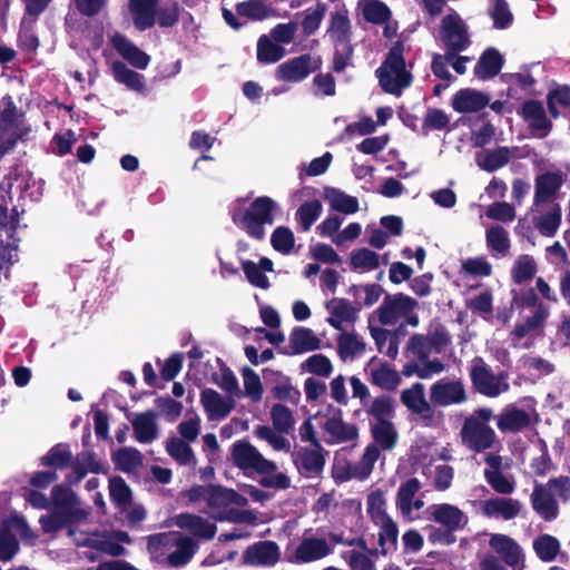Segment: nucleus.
I'll use <instances>...</instances> for the list:
<instances>
[{
    "instance_id": "obj_1",
    "label": "nucleus",
    "mask_w": 570,
    "mask_h": 570,
    "mask_svg": "<svg viewBox=\"0 0 570 570\" xmlns=\"http://www.w3.org/2000/svg\"><path fill=\"white\" fill-rule=\"evenodd\" d=\"M147 548L158 562H165L171 568H180L191 560L198 550V543L191 537L168 532L150 535Z\"/></svg>"
},
{
    "instance_id": "obj_2",
    "label": "nucleus",
    "mask_w": 570,
    "mask_h": 570,
    "mask_svg": "<svg viewBox=\"0 0 570 570\" xmlns=\"http://www.w3.org/2000/svg\"><path fill=\"white\" fill-rule=\"evenodd\" d=\"M381 87L387 94H399L411 86L412 73L405 69L404 43L396 41L390 48L382 66L376 70Z\"/></svg>"
},
{
    "instance_id": "obj_3",
    "label": "nucleus",
    "mask_w": 570,
    "mask_h": 570,
    "mask_svg": "<svg viewBox=\"0 0 570 570\" xmlns=\"http://www.w3.org/2000/svg\"><path fill=\"white\" fill-rule=\"evenodd\" d=\"M246 503V498L239 495L234 490L213 485L207 505L200 508V512L208 514L217 521L239 522L247 518V513L239 511L238 507H244Z\"/></svg>"
},
{
    "instance_id": "obj_4",
    "label": "nucleus",
    "mask_w": 570,
    "mask_h": 570,
    "mask_svg": "<svg viewBox=\"0 0 570 570\" xmlns=\"http://www.w3.org/2000/svg\"><path fill=\"white\" fill-rule=\"evenodd\" d=\"M31 126L10 95L0 99V142H18L29 139Z\"/></svg>"
},
{
    "instance_id": "obj_5",
    "label": "nucleus",
    "mask_w": 570,
    "mask_h": 570,
    "mask_svg": "<svg viewBox=\"0 0 570 570\" xmlns=\"http://www.w3.org/2000/svg\"><path fill=\"white\" fill-rule=\"evenodd\" d=\"M440 38L446 49L449 62L471 45L468 27L458 13H450L442 18Z\"/></svg>"
},
{
    "instance_id": "obj_6",
    "label": "nucleus",
    "mask_w": 570,
    "mask_h": 570,
    "mask_svg": "<svg viewBox=\"0 0 570 570\" xmlns=\"http://www.w3.org/2000/svg\"><path fill=\"white\" fill-rule=\"evenodd\" d=\"M252 472L258 478L253 479L265 489L286 490L291 487V479L278 471L276 462L267 460L252 445Z\"/></svg>"
},
{
    "instance_id": "obj_7",
    "label": "nucleus",
    "mask_w": 570,
    "mask_h": 570,
    "mask_svg": "<svg viewBox=\"0 0 570 570\" xmlns=\"http://www.w3.org/2000/svg\"><path fill=\"white\" fill-rule=\"evenodd\" d=\"M476 361L470 371L471 383L476 392L488 397H497L510 389L505 381L507 374L494 375L482 358L478 357Z\"/></svg>"
},
{
    "instance_id": "obj_8",
    "label": "nucleus",
    "mask_w": 570,
    "mask_h": 570,
    "mask_svg": "<svg viewBox=\"0 0 570 570\" xmlns=\"http://www.w3.org/2000/svg\"><path fill=\"white\" fill-rule=\"evenodd\" d=\"M321 66V57L303 53L281 63L275 70V78L283 82H301L320 70Z\"/></svg>"
},
{
    "instance_id": "obj_9",
    "label": "nucleus",
    "mask_w": 570,
    "mask_h": 570,
    "mask_svg": "<svg viewBox=\"0 0 570 570\" xmlns=\"http://www.w3.org/2000/svg\"><path fill=\"white\" fill-rule=\"evenodd\" d=\"M402 404L413 414H416L425 426L435 423L436 411L431 400L425 397V387L421 382L413 383L410 387L402 390L400 394Z\"/></svg>"
},
{
    "instance_id": "obj_10",
    "label": "nucleus",
    "mask_w": 570,
    "mask_h": 570,
    "mask_svg": "<svg viewBox=\"0 0 570 570\" xmlns=\"http://www.w3.org/2000/svg\"><path fill=\"white\" fill-rule=\"evenodd\" d=\"M430 400L435 407L458 405L468 401L465 386L461 379H440L430 387Z\"/></svg>"
},
{
    "instance_id": "obj_11",
    "label": "nucleus",
    "mask_w": 570,
    "mask_h": 570,
    "mask_svg": "<svg viewBox=\"0 0 570 570\" xmlns=\"http://www.w3.org/2000/svg\"><path fill=\"white\" fill-rule=\"evenodd\" d=\"M417 302L403 293L386 294L381 306L376 309L379 322L382 325H394L404 315L412 313Z\"/></svg>"
},
{
    "instance_id": "obj_12",
    "label": "nucleus",
    "mask_w": 570,
    "mask_h": 570,
    "mask_svg": "<svg viewBox=\"0 0 570 570\" xmlns=\"http://www.w3.org/2000/svg\"><path fill=\"white\" fill-rule=\"evenodd\" d=\"M461 436L463 442L475 452H483L492 448L495 432L488 424L480 422L475 416L464 420Z\"/></svg>"
},
{
    "instance_id": "obj_13",
    "label": "nucleus",
    "mask_w": 570,
    "mask_h": 570,
    "mask_svg": "<svg viewBox=\"0 0 570 570\" xmlns=\"http://www.w3.org/2000/svg\"><path fill=\"white\" fill-rule=\"evenodd\" d=\"M327 412L331 413V416L323 424L324 432L330 436L325 440L327 444H338L357 440V425L344 422L341 409L328 405Z\"/></svg>"
},
{
    "instance_id": "obj_14",
    "label": "nucleus",
    "mask_w": 570,
    "mask_h": 570,
    "mask_svg": "<svg viewBox=\"0 0 570 570\" xmlns=\"http://www.w3.org/2000/svg\"><path fill=\"white\" fill-rule=\"evenodd\" d=\"M326 453L323 446L322 449L303 446L293 453V463L302 476L317 478L323 473Z\"/></svg>"
},
{
    "instance_id": "obj_15",
    "label": "nucleus",
    "mask_w": 570,
    "mask_h": 570,
    "mask_svg": "<svg viewBox=\"0 0 570 570\" xmlns=\"http://www.w3.org/2000/svg\"><path fill=\"white\" fill-rule=\"evenodd\" d=\"M200 404L209 421H222L234 410L235 397L222 395L213 389H205L200 393Z\"/></svg>"
},
{
    "instance_id": "obj_16",
    "label": "nucleus",
    "mask_w": 570,
    "mask_h": 570,
    "mask_svg": "<svg viewBox=\"0 0 570 570\" xmlns=\"http://www.w3.org/2000/svg\"><path fill=\"white\" fill-rule=\"evenodd\" d=\"M321 343L311 328L296 326L289 334L288 346L279 348V353L287 356L299 355L321 348Z\"/></svg>"
},
{
    "instance_id": "obj_17",
    "label": "nucleus",
    "mask_w": 570,
    "mask_h": 570,
    "mask_svg": "<svg viewBox=\"0 0 570 570\" xmlns=\"http://www.w3.org/2000/svg\"><path fill=\"white\" fill-rule=\"evenodd\" d=\"M114 49L134 68L144 70L150 63V56L120 32L110 38Z\"/></svg>"
},
{
    "instance_id": "obj_18",
    "label": "nucleus",
    "mask_w": 570,
    "mask_h": 570,
    "mask_svg": "<svg viewBox=\"0 0 570 570\" xmlns=\"http://www.w3.org/2000/svg\"><path fill=\"white\" fill-rule=\"evenodd\" d=\"M68 534L70 537H76L75 543L77 546L90 547L112 557L122 556L125 553V548L115 541L114 534L111 533H81L77 537L76 531L70 529Z\"/></svg>"
},
{
    "instance_id": "obj_19",
    "label": "nucleus",
    "mask_w": 570,
    "mask_h": 570,
    "mask_svg": "<svg viewBox=\"0 0 570 570\" xmlns=\"http://www.w3.org/2000/svg\"><path fill=\"white\" fill-rule=\"evenodd\" d=\"M174 523L191 533L200 540L209 541L215 538L217 527L207 519L194 513H179L175 517Z\"/></svg>"
},
{
    "instance_id": "obj_20",
    "label": "nucleus",
    "mask_w": 570,
    "mask_h": 570,
    "mask_svg": "<svg viewBox=\"0 0 570 570\" xmlns=\"http://www.w3.org/2000/svg\"><path fill=\"white\" fill-rule=\"evenodd\" d=\"M51 501L53 510L68 513L73 519L85 520L88 515V511L81 507L76 493L67 487L55 485L51 491Z\"/></svg>"
},
{
    "instance_id": "obj_21",
    "label": "nucleus",
    "mask_w": 570,
    "mask_h": 570,
    "mask_svg": "<svg viewBox=\"0 0 570 570\" xmlns=\"http://www.w3.org/2000/svg\"><path fill=\"white\" fill-rule=\"evenodd\" d=\"M530 501L532 509L546 521H553L558 518V501L546 485L535 483Z\"/></svg>"
},
{
    "instance_id": "obj_22",
    "label": "nucleus",
    "mask_w": 570,
    "mask_h": 570,
    "mask_svg": "<svg viewBox=\"0 0 570 570\" xmlns=\"http://www.w3.org/2000/svg\"><path fill=\"white\" fill-rule=\"evenodd\" d=\"M487 464L491 469L484 470V478L490 487L500 494H511L515 490V482L513 479L507 478L502 471V459L498 454H488L484 458Z\"/></svg>"
},
{
    "instance_id": "obj_23",
    "label": "nucleus",
    "mask_w": 570,
    "mask_h": 570,
    "mask_svg": "<svg viewBox=\"0 0 570 570\" xmlns=\"http://www.w3.org/2000/svg\"><path fill=\"white\" fill-rule=\"evenodd\" d=\"M549 316L548 306H539L538 309H533L532 314L527 316L523 322L515 324L510 334L512 341L519 342L530 334L541 335Z\"/></svg>"
},
{
    "instance_id": "obj_24",
    "label": "nucleus",
    "mask_w": 570,
    "mask_h": 570,
    "mask_svg": "<svg viewBox=\"0 0 570 570\" xmlns=\"http://www.w3.org/2000/svg\"><path fill=\"white\" fill-rule=\"evenodd\" d=\"M490 96L472 88L460 89L452 99V107L461 114L476 112L485 108Z\"/></svg>"
},
{
    "instance_id": "obj_25",
    "label": "nucleus",
    "mask_w": 570,
    "mask_h": 570,
    "mask_svg": "<svg viewBox=\"0 0 570 570\" xmlns=\"http://www.w3.org/2000/svg\"><path fill=\"white\" fill-rule=\"evenodd\" d=\"M431 509L432 519L450 531L463 529L469 521L462 510L449 503L434 504Z\"/></svg>"
},
{
    "instance_id": "obj_26",
    "label": "nucleus",
    "mask_w": 570,
    "mask_h": 570,
    "mask_svg": "<svg viewBox=\"0 0 570 570\" xmlns=\"http://www.w3.org/2000/svg\"><path fill=\"white\" fill-rule=\"evenodd\" d=\"M521 115L538 136L544 137L551 129V121L547 118L543 105L539 100H527L522 105Z\"/></svg>"
},
{
    "instance_id": "obj_27",
    "label": "nucleus",
    "mask_w": 570,
    "mask_h": 570,
    "mask_svg": "<svg viewBox=\"0 0 570 570\" xmlns=\"http://www.w3.org/2000/svg\"><path fill=\"white\" fill-rule=\"evenodd\" d=\"M563 184L562 175L558 171H546L535 178L533 204L549 202Z\"/></svg>"
},
{
    "instance_id": "obj_28",
    "label": "nucleus",
    "mask_w": 570,
    "mask_h": 570,
    "mask_svg": "<svg viewBox=\"0 0 570 570\" xmlns=\"http://www.w3.org/2000/svg\"><path fill=\"white\" fill-rule=\"evenodd\" d=\"M111 75L118 83L126 86L129 90L141 95L147 94L145 76L128 68L124 61H112Z\"/></svg>"
},
{
    "instance_id": "obj_29",
    "label": "nucleus",
    "mask_w": 570,
    "mask_h": 570,
    "mask_svg": "<svg viewBox=\"0 0 570 570\" xmlns=\"http://www.w3.org/2000/svg\"><path fill=\"white\" fill-rule=\"evenodd\" d=\"M530 425V414L514 405H507L497 421V426L501 432H521Z\"/></svg>"
},
{
    "instance_id": "obj_30",
    "label": "nucleus",
    "mask_w": 570,
    "mask_h": 570,
    "mask_svg": "<svg viewBox=\"0 0 570 570\" xmlns=\"http://www.w3.org/2000/svg\"><path fill=\"white\" fill-rule=\"evenodd\" d=\"M504 58L501 52L494 48H487L480 56L474 67V75L482 80H488L498 76L503 68Z\"/></svg>"
},
{
    "instance_id": "obj_31",
    "label": "nucleus",
    "mask_w": 570,
    "mask_h": 570,
    "mask_svg": "<svg viewBox=\"0 0 570 570\" xmlns=\"http://www.w3.org/2000/svg\"><path fill=\"white\" fill-rule=\"evenodd\" d=\"M520 502L511 498L497 497L485 500L482 504L484 515L502 518L503 520L514 519L520 513Z\"/></svg>"
},
{
    "instance_id": "obj_32",
    "label": "nucleus",
    "mask_w": 570,
    "mask_h": 570,
    "mask_svg": "<svg viewBox=\"0 0 570 570\" xmlns=\"http://www.w3.org/2000/svg\"><path fill=\"white\" fill-rule=\"evenodd\" d=\"M489 544L505 564L512 568L519 564L522 552L520 546L512 538L505 534H492Z\"/></svg>"
},
{
    "instance_id": "obj_33",
    "label": "nucleus",
    "mask_w": 570,
    "mask_h": 570,
    "mask_svg": "<svg viewBox=\"0 0 570 570\" xmlns=\"http://www.w3.org/2000/svg\"><path fill=\"white\" fill-rule=\"evenodd\" d=\"M331 553L325 539L304 538L295 550V561L307 563L320 560Z\"/></svg>"
},
{
    "instance_id": "obj_34",
    "label": "nucleus",
    "mask_w": 570,
    "mask_h": 570,
    "mask_svg": "<svg viewBox=\"0 0 570 570\" xmlns=\"http://www.w3.org/2000/svg\"><path fill=\"white\" fill-rule=\"evenodd\" d=\"M158 0H130L132 21L139 31H145L156 23Z\"/></svg>"
},
{
    "instance_id": "obj_35",
    "label": "nucleus",
    "mask_w": 570,
    "mask_h": 570,
    "mask_svg": "<svg viewBox=\"0 0 570 570\" xmlns=\"http://www.w3.org/2000/svg\"><path fill=\"white\" fill-rule=\"evenodd\" d=\"M157 415L153 411L136 414L131 421L134 435L140 443H151L158 438Z\"/></svg>"
},
{
    "instance_id": "obj_36",
    "label": "nucleus",
    "mask_w": 570,
    "mask_h": 570,
    "mask_svg": "<svg viewBox=\"0 0 570 570\" xmlns=\"http://www.w3.org/2000/svg\"><path fill=\"white\" fill-rule=\"evenodd\" d=\"M368 381L372 385L377 386L381 390L392 392L400 385L401 377L387 362H383L376 367H371Z\"/></svg>"
},
{
    "instance_id": "obj_37",
    "label": "nucleus",
    "mask_w": 570,
    "mask_h": 570,
    "mask_svg": "<svg viewBox=\"0 0 570 570\" xmlns=\"http://www.w3.org/2000/svg\"><path fill=\"white\" fill-rule=\"evenodd\" d=\"M324 199L328 202L332 209L343 214H355L360 208L356 197L350 196L334 187H325Z\"/></svg>"
},
{
    "instance_id": "obj_38",
    "label": "nucleus",
    "mask_w": 570,
    "mask_h": 570,
    "mask_svg": "<svg viewBox=\"0 0 570 570\" xmlns=\"http://www.w3.org/2000/svg\"><path fill=\"white\" fill-rule=\"evenodd\" d=\"M511 158V151L508 147L501 146L497 149L487 150L476 155L478 166L488 171L493 173L499 168L505 166Z\"/></svg>"
},
{
    "instance_id": "obj_39",
    "label": "nucleus",
    "mask_w": 570,
    "mask_h": 570,
    "mask_svg": "<svg viewBox=\"0 0 570 570\" xmlns=\"http://www.w3.org/2000/svg\"><path fill=\"white\" fill-rule=\"evenodd\" d=\"M327 32L330 33L335 47L351 43L352 30L347 14L338 12L332 13Z\"/></svg>"
},
{
    "instance_id": "obj_40",
    "label": "nucleus",
    "mask_w": 570,
    "mask_h": 570,
    "mask_svg": "<svg viewBox=\"0 0 570 570\" xmlns=\"http://www.w3.org/2000/svg\"><path fill=\"white\" fill-rule=\"evenodd\" d=\"M335 306L331 311L327 323L335 330H342L343 322H354L360 312V307H355L346 298L334 299Z\"/></svg>"
},
{
    "instance_id": "obj_41",
    "label": "nucleus",
    "mask_w": 570,
    "mask_h": 570,
    "mask_svg": "<svg viewBox=\"0 0 570 570\" xmlns=\"http://www.w3.org/2000/svg\"><path fill=\"white\" fill-rule=\"evenodd\" d=\"M375 525L380 527L379 531V546L381 548L380 552L382 556H386L389 551L392 549H396L397 547V538H399V528L396 522L391 518H385L383 520L374 522Z\"/></svg>"
},
{
    "instance_id": "obj_42",
    "label": "nucleus",
    "mask_w": 570,
    "mask_h": 570,
    "mask_svg": "<svg viewBox=\"0 0 570 570\" xmlns=\"http://www.w3.org/2000/svg\"><path fill=\"white\" fill-rule=\"evenodd\" d=\"M167 453L180 465L195 466L197 461L189 443L173 436L166 441Z\"/></svg>"
},
{
    "instance_id": "obj_43",
    "label": "nucleus",
    "mask_w": 570,
    "mask_h": 570,
    "mask_svg": "<svg viewBox=\"0 0 570 570\" xmlns=\"http://www.w3.org/2000/svg\"><path fill=\"white\" fill-rule=\"evenodd\" d=\"M371 434L374 444L382 448L383 450H391L397 442V432L391 420H382L371 425Z\"/></svg>"
},
{
    "instance_id": "obj_44",
    "label": "nucleus",
    "mask_w": 570,
    "mask_h": 570,
    "mask_svg": "<svg viewBox=\"0 0 570 570\" xmlns=\"http://www.w3.org/2000/svg\"><path fill=\"white\" fill-rule=\"evenodd\" d=\"M279 559V548L274 541L252 544V563L274 566Z\"/></svg>"
},
{
    "instance_id": "obj_45",
    "label": "nucleus",
    "mask_w": 570,
    "mask_h": 570,
    "mask_svg": "<svg viewBox=\"0 0 570 570\" xmlns=\"http://www.w3.org/2000/svg\"><path fill=\"white\" fill-rule=\"evenodd\" d=\"M421 489V482L416 478L407 479L401 483L396 494V507L403 515L412 512V500Z\"/></svg>"
},
{
    "instance_id": "obj_46",
    "label": "nucleus",
    "mask_w": 570,
    "mask_h": 570,
    "mask_svg": "<svg viewBox=\"0 0 570 570\" xmlns=\"http://www.w3.org/2000/svg\"><path fill=\"white\" fill-rule=\"evenodd\" d=\"M538 271L534 258L530 255H520L511 268V278L515 284H523L531 281Z\"/></svg>"
},
{
    "instance_id": "obj_47",
    "label": "nucleus",
    "mask_w": 570,
    "mask_h": 570,
    "mask_svg": "<svg viewBox=\"0 0 570 570\" xmlns=\"http://www.w3.org/2000/svg\"><path fill=\"white\" fill-rule=\"evenodd\" d=\"M286 53L278 42L273 41L266 35H263L257 41V60L263 63H275Z\"/></svg>"
},
{
    "instance_id": "obj_48",
    "label": "nucleus",
    "mask_w": 570,
    "mask_h": 570,
    "mask_svg": "<svg viewBox=\"0 0 570 570\" xmlns=\"http://www.w3.org/2000/svg\"><path fill=\"white\" fill-rule=\"evenodd\" d=\"M277 203L268 196H261L252 200V223L274 224V212Z\"/></svg>"
},
{
    "instance_id": "obj_49",
    "label": "nucleus",
    "mask_w": 570,
    "mask_h": 570,
    "mask_svg": "<svg viewBox=\"0 0 570 570\" xmlns=\"http://www.w3.org/2000/svg\"><path fill=\"white\" fill-rule=\"evenodd\" d=\"M350 266L353 271H374L380 266V255L366 247L353 249L350 255Z\"/></svg>"
},
{
    "instance_id": "obj_50",
    "label": "nucleus",
    "mask_w": 570,
    "mask_h": 570,
    "mask_svg": "<svg viewBox=\"0 0 570 570\" xmlns=\"http://www.w3.org/2000/svg\"><path fill=\"white\" fill-rule=\"evenodd\" d=\"M560 541L551 534H541L533 541V549L543 562L553 561L560 552Z\"/></svg>"
},
{
    "instance_id": "obj_51",
    "label": "nucleus",
    "mask_w": 570,
    "mask_h": 570,
    "mask_svg": "<svg viewBox=\"0 0 570 570\" xmlns=\"http://www.w3.org/2000/svg\"><path fill=\"white\" fill-rule=\"evenodd\" d=\"M273 428L278 433L288 434L294 430L295 419L293 412L284 404L276 403L271 409Z\"/></svg>"
},
{
    "instance_id": "obj_52",
    "label": "nucleus",
    "mask_w": 570,
    "mask_h": 570,
    "mask_svg": "<svg viewBox=\"0 0 570 570\" xmlns=\"http://www.w3.org/2000/svg\"><path fill=\"white\" fill-rule=\"evenodd\" d=\"M444 367V364L439 358H434L432 362L422 365L416 362H409L403 365L402 374L405 377L416 375L419 379L425 380L443 372Z\"/></svg>"
},
{
    "instance_id": "obj_53",
    "label": "nucleus",
    "mask_w": 570,
    "mask_h": 570,
    "mask_svg": "<svg viewBox=\"0 0 570 570\" xmlns=\"http://www.w3.org/2000/svg\"><path fill=\"white\" fill-rule=\"evenodd\" d=\"M327 11V6L317 0L315 8H308L302 20V31L304 36L309 37L320 28Z\"/></svg>"
},
{
    "instance_id": "obj_54",
    "label": "nucleus",
    "mask_w": 570,
    "mask_h": 570,
    "mask_svg": "<svg viewBox=\"0 0 570 570\" xmlns=\"http://www.w3.org/2000/svg\"><path fill=\"white\" fill-rule=\"evenodd\" d=\"M116 466L125 472L136 470L142 464V454L135 448H122L112 454Z\"/></svg>"
},
{
    "instance_id": "obj_55",
    "label": "nucleus",
    "mask_w": 570,
    "mask_h": 570,
    "mask_svg": "<svg viewBox=\"0 0 570 570\" xmlns=\"http://www.w3.org/2000/svg\"><path fill=\"white\" fill-rule=\"evenodd\" d=\"M271 245L283 255L291 254L295 246L294 233L287 226L276 227L271 235Z\"/></svg>"
},
{
    "instance_id": "obj_56",
    "label": "nucleus",
    "mask_w": 570,
    "mask_h": 570,
    "mask_svg": "<svg viewBox=\"0 0 570 570\" xmlns=\"http://www.w3.org/2000/svg\"><path fill=\"white\" fill-rule=\"evenodd\" d=\"M547 106L553 118H558L560 115L558 106L570 108V86L562 85L551 89L547 96Z\"/></svg>"
},
{
    "instance_id": "obj_57",
    "label": "nucleus",
    "mask_w": 570,
    "mask_h": 570,
    "mask_svg": "<svg viewBox=\"0 0 570 570\" xmlns=\"http://www.w3.org/2000/svg\"><path fill=\"white\" fill-rule=\"evenodd\" d=\"M109 494L111 501L121 509H126L131 503V490L120 476L109 480Z\"/></svg>"
},
{
    "instance_id": "obj_58",
    "label": "nucleus",
    "mask_w": 570,
    "mask_h": 570,
    "mask_svg": "<svg viewBox=\"0 0 570 570\" xmlns=\"http://www.w3.org/2000/svg\"><path fill=\"white\" fill-rule=\"evenodd\" d=\"M322 209V204L317 199L305 202L298 207L296 217L304 232L311 229L312 225L321 216Z\"/></svg>"
},
{
    "instance_id": "obj_59",
    "label": "nucleus",
    "mask_w": 570,
    "mask_h": 570,
    "mask_svg": "<svg viewBox=\"0 0 570 570\" xmlns=\"http://www.w3.org/2000/svg\"><path fill=\"white\" fill-rule=\"evenodd\" d=\"M363 18L367 22L383 24L391 18V10L382 1L368 0L363 7Z\"/></svg>"
},
{
    "instance_id": "obj_60",
    "label": "nucleus",
    "mask_w": 570,
    "mask_h": 570,
    "mask_svg": "<svg viewBox=\"0 0 570 570\" xmlns=\"http://www.w3.org/2000/svg\"><path fill=\"white\" fill-rule=\"evenodd\" d=\"M365 411L370 416H373L376 422L390 420L394 415L392 397L385 394L376 396Z\"/></svg>"
},
{
    "instance_id": "obj_61",
    "label": "nucleus",
    "mask_w": 570,
    "mask_h": 570,
    "mask_svg": "<svg viewBox=\"0 0 570 570\" xmlns=\"http://www.w3.org/2000/svg\"><path fill=\"white\" fill-rule=\"evenodd\" d=\"M41 460L43 465L65 469L70 464L72 453L67 444H58L53 446Z\"/></svg>"
},
{
    "instance_id": "obj_62",
    "label": "nucleus",
    "mask_w": 570,
    "mask_h": 570,
    "mask_svg": "<svg viewBox=\"0 0 570 570\" xmlns=\"http://www.w3.org/2000/svg\"><path fill=\"white\" fill-rule=\"evenodd\" d=\"M365 344L354 334L343 333L337 338V352L342 360L363 353Z\"/></svg>"
},
{
    "instance_id": "obj_63",
    "label": "nucleus",
    "mask_w": 570,
    "mask_h": 570,
    "mask_svg": "<svg viewBox=\"0 0 570 570\" xmlns=\"http://www.w3.org/2000/svg\"><path fill=\"white\" fill-rule=\"evenodd\" d=\"M95 470V462L91 456L82 453L76 458L71 466V472L67 475L66 481L69 485L77 484L86 476L88 471L94 472Z\"/></svg>"
},
{
    "instance_id": "obj_64",
    "label": "nucleus",
    "mask_w": 570,
    "mask_h": 570,
    "mask_svg": "<svg viewBox=\"0 0 570 570\" xmlns=\"http://www.w3.org/2000/svg\"><path fill=\"white\" fill-rule=\"evenodd\" d=\"M487 245L492 250L505 254L510 248L508 232L502 226H491L487 229Z\"/></svg>"
}]
</instances>
